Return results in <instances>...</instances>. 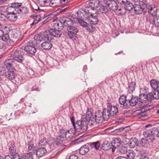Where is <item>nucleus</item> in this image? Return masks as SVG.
<instances>
[{"label": "nucleus", "mask_w": 159, "mask_h": 159, "mask_svg": "<svg viewBox=\"0 0 159 159\" xmlns=\"http://www.w3.org/2000/svg\"><path fill=\"white\" fill-rule=\"evenodd\" d=\"M155 16L150 15V14L148 15L146 17V22L150 24H152L153 25L154 20H155Z\"/></svg>", "instance_id": "obj_39"}, {"label": "nucleus", "mask_w": 159, "mask_h": 159, "mask_svg": "<svg viewBox=\"0 0 159 159\" xmlns=\"http://www.w3.org/2000/svg\"><path fill=\"white\" fill-rule=\"evenodd\" d=\"M74 135V133L73 131L69 129L67 130L65 138L67 140H69L73 137Z\"/></svg>", "instance_id": "obj_36"}, {"label": "nucleus", "mask_w": 159, "mask_h": 159, "mask_svg": "<svg viewBox=\"0 0 159 159\" xmlns=\"http://www.w3.org/2000/svg\"><path fill=\"white\" fill-rule=\"evenodd\" d=\"M148 98V100L149 101H152V99H154V96L152 92L148 93L146 94Z\"/></svg>", "instance_id": "obj_58"}, {"label": "nucleus", "mask_w": 159, "mask_h": 159, "mask_svg": "<svg viewBox=\"0 0 159 159\" xmlns=\"http://www.w3.org/2000/svg\"><path fill=\"white\" fill-rule=\"evenodd\" d=\"M46 145L49 146L48 144L47 141L46 140V138L43 137V139H39V146H44Z\"/></svg>", "instance_id": "obj_43"}, {"label": "nucleus", "mask_w": 159, "mask_h": 159, "mask_svg": "<svg viewBox=\"0 0 159 159\" xmlns=\"http://www.w3.org/2000/svg\"><path fill=\"white\" fill-rule=\"evenodd\" d=\"M15 69L14 68H11L10 69H7L6 74V77L10 80H13L15 76L14 73Z\"/></svg>", "instance_id": "obj_16"}, {"label": "nucleus", "mask_w": 159, "mask_h": 159, "mask_svg": "<svg viewBox=\"0 0 159 159\" xmlns=\"http://www.w3.org/2000/svg\"><path fill=\"white\" fill-rule=\"evenodd\" d=\"M153 25L156 26H159V16H155V20H154Z\"/></svg>", "instance_id": "obj_54"}, {"label": "nucleus", "mask_w": 159, "mask_h": 159, "mask_svg": "<svg viewBox=\"0 0 159 159\" xmlns=\"http://www.w3.org/2000/svg\"><path fill=\"white\" fill-rule=\"evenodd\" d=\"M134 5L131 3L130 2L127 1L125 3V8H119V11H120V12L119 13L121 15H123L125 13V11H123V10L124 11L125 10L128 11H130L132 10L133 8Z\"/></svg>", "instance_id": "obj_11"}, {"label": "nucleus", "mask_w": 159, "mask_h": 159, "mask_svg": "<svg viewBox=\"0 0 159 159\" xmlns=\"http://www.w3.org/2000/svg\"><path fill=\"white\" fill-rule=\"evenodd\" d=\"M50 33L53 35V38L54 37L59 38L60 37L62 34V33L61 31L56 30L53 29H50Z\"/></svg>", "instance_id": "obj_22"}, {"label": "nucleus", "mask_w": 159, "mask_h": 159, "mask_svg": "<svg viewBox=\"0 0 159 159\" xmlns=\"http://www.w3.org/2000/svg\"><path fill=\"white\" fill-rule=\"evenodd\" d=\"M7 43L9 46H13L15 44V41L10 39L7 42Z\"/></svg>", "instance_id": "obj_62"}, {"label": "nucleus", "mask_w": 159, "mask_h": 159, "mask_svg": "<svg viewBox=\"0 0 159 159\" xmlns=\"http://www.w3.org/2000/svg\"><path fill=\"white\" fill-rule=\"evenodd\" d=\"M21 3L15 2L11 3V7L14 8L17 11V8H19L18 7H21Z\"/></svg>", "instance_id": "obj_49"}, {"label": "nucleus", "mask_w": 159, "mask_h": 159, "mask_svg": "<svg viewBox=\"0 0 159 159\" xmlns=\"http://www.w3.org/2000/svg\"><path fill=\"white\" fill-rule=\"evenodd\" d=\"M107 107L110 112L111 116H113L117 115L118 112V108L116 106H112L110 103L107 104Z\"/></svg>", "instance_id": "obj_8"}, {"label": "nucleus", "mask_w": 159, "mask_h": 159, "mask_svg": "<svg viewBox=\"0 0 159 159\" xmlns=\"http://www.w3.org/2000/svg\"><path fill=\"white\" fill-rule=\"evenodd\" d=\"M154 99H158L159 98V87L158 89L155 90L152 93Z\"/></svg>", "instance_id": "obj_51"}, {"label": "nucleus", "mask_w": 159, "mask_h": 159, "mask_svg": "<svg viewBox=\"0 0 159 159\" xmlns=\"http://www.w3.org/2000/svg\"><path fill=\"white\" fill-rule=\"evenodd\" d=\"M152 126L151 124L146 125L143 134L148 139L150 140L151 142H153L155 139V135L157 137H159V128L154 127L152 128Z\"/></svg>", "instance_id": "obj_1"}, {"label": "nucleus", "mask_w": 159, "mask_h": 159, "mask_svg": "<svg viewBox=\"0 0 159 159\" xmlns=\"http://www.w3.org/2000/svg\"><path fill=\"white\" fill-rule=\"evenodd\" d=\"M139 99L137 96L132 97L130 100H129V107L130 106H136L138 102Z\"/></svg>", "instance_id": "obj_31"}, {"label": "nucleus", "mask_w": 159, "mask_h": 159, "mask_svg": "<svg viewBox=\"0 0 159 159\" xmlns=\"http://www.w3.org/2000/svg\"><path fill=\"white\" fill-rule=\"evenodd\" d=\"M86 27L87 30L89 32H93L95 30V27L93 25H89Z\"/></svg>", "instance_id": "obj_61"}, {"label": "nucleus", "mask_w": 159, "mask_h": 159, "mask_svg": "<svg viewBox=\"0 0 159 159\" xmlns=\"http://www.w3.org/2000/svg\"><path fill=\"white\" fill-rule=\"evenodd\" d=\"M102 113L104 120H107L109 119L110 117L111 116V115L107 107L103 109Z\"/></svg>", "instance_id": "obj_24"}, {"label": "nucleus", "mask_w": 159, "mask_h": 159, "mask_svg": "<svg viewBox=\"0 0 159 159\" xmlns=\"http://www.w3.org/2000/svg\"><path fill=\"white\" fill-rule=\"evenodd\" d=\"M17 12L19 14L24 15L27 14L28 13L29 9L25 7H24L20 8H17Z\"/></svg>", "instance_id": "obj_35"}, {"label": "nucleus", "mask_w": 159, "mask_h": 159, "mask_svg": "<svg viewBox=\"0 0 159 159\" xmlns=\"http://www.w3.org/2000/svg\"><path fill=\"white\" fill-rule=\"evenodd\" d=\"M147 139L142 138L140 140L139 143L142 146L148 148L149 147L150 143L152 142H151L150 140Z\"/></svg>", "instance_id": "obj_18"}, {"label": "nucleus", "mask_w": 159, "mask_h": 159, "mask_svg": "<svg viewBox=\"0 0 159 159\" xmlns=\"http://www.w3.org/2000/svg\"><path fill=\"white\" fill-rule=\"evenodd\" d=\"M87 123L85 120H80L75 122V124L74 126L75 130L78 132L81 131L82 132L85 131L87 129Z\"/></svg>", "instance_id": "obj_2"}, {"label": "nucleus", "mask_w": 159, "mask_h": 159, "mask_svg": "<svg viewBox=\"0 0 159 159\" xmlns=\"http://www.w3.org/2000/svg\"><path fill=\"white\" fill-rule=\"evenodd\" d=\"M144 6L140 4H135L134 5L133 8L134 9L135 13L137 14H141L143 11L145 9V6L146 5L144 4Z\"/></svg>", "instance_id": "obj_12"}, {"label": "nucleus", "mask_w": 159, "mask_h": 159, "mask_svg": "<svg viewBox=\"0 0 159 159\" xmlns=\"http://www.w3.org/2000/svg\"><path fill=\"white\" fill-rule=\"evenodd\" d=\"M11 56L14 60L19 63H22L25 60L24 57L16 48H15L11 52Z\"/></svg>", "instance_id": "obj_4"}, {"label": "nucleus", "mask_w": 159, "mask_h": 159, "mask_svg": "<svg viewBox=\"0 0 159 159\" xmlns=\"http://www.w3.org/2000/svg\"><path fill=\"white\" fill-rule=\"evenodd\" d=\"M149 109V108H148V107H143L141 112L138 113V117L139 118L144 117L146 116V112L148 111Z\"/></svg>", "instance_id": "obj_34"}, {"label": "nucleus", "mask_w": 159, "mask_h": 159, "mask_svg": "<svg viewBox=\"0 0 159 159\" xmlns=\"http://www.w3.org/2000/svg\"><path fill=\"white\" fill-rule=\"evenodd\" d=\"M6 16L7 18L11 22L15 21L17 19V16L13 11L8 12Z\"/></svg>", "instance_id": "obj_17"}, {"label": "nucleus", "mask_w": 159, "mask_h": 159, "mask_svg": "<svg viewBox=\"0 0 159 159\" xmlns=\"http://www.w3.org/2000/svg\"><path fill=\"white\" fill-rule=\"evenodd\" d=\"M99 11L103 15H106L107 16L110 17L112 16L113 13L110 10L108 9L106 6H102L100 7L99 9Z\"/></svg>", "instance_id": "obj_10"}, {"label": "nucleus", "mask_w": 159, "mask_h": 159, "mask_svg": "<svg viewBox=\"0 0 159 159\" xmlns=\"http://www.w3.org/2000/svg\"><path fill=\"white\" fill-rule=\"evenodd\" d=\"M15 81L18 83L20 82L21 80V77L19 75H16L15 76L14 78Z\"/></svg>", "instance_id": "obj_64"}, {"label": "nucleus", "mask_w": 159, "mask_h": 159, "mask_svg": "<svg viewBox=\"0 0 159 159\" xmlns=\"http://www.w3.org/2000/svg\"><path fill=\"white\" fill-rule=\"evenodd\" d=\"M76 21V23H79L80 25L83 27H86L87 26V23L85 21L81 19H80L79 18L77 17Z\"/></svg>", "instance_id": "obj_47"}, {"label": "nucleus", "mask_w": 159, "mask_h": 159, "mask_svg": "<svg viewBox=\"0 0 159 159\" xmlns=\"http://www.w3.org/2000/svg\"><path fill=\"white\" fill-rule=\"evenodd\" d=\"M85 18L91 25H96L98 23V20L97 15L88 16L85 17Z\"/></svg>", "instance_id": "obj_15"}, {"label": "nucleus", "mask_w": 159, "mask_h": 159, "mask_svg": "<svg viewBox=\"0 0 159 159\" xmlns=\"http://www.w3.org/2000/svg\"><path fill=\"white\" fill-rule=\"evenodd\" d=\"M136 83L134 82L131 81L128 85V92L130 93L134 91L135 89Z\"/></svg>", "instance_id": "obj_38"}, {"label": "nucleus", "mask_w": 159, "mask_h": 159, "mask_svg": "<svg viewBox=\"0 0 159 159\" xmlns=\"http://www.w3.org/2000/svg\"><path fill=\"white\" fill-rule=\"evenodd\" d=\"M43 49L48 50L50 49L52 46V44L49 41H45L40 45Z\"/></svg>", "instance_id": "obj_20"}, {"label": "nucleus", "mask_w": 159, "mask_h": 159, "mask_svg": "<svg viewBox=\"0 0 159 159\" xmlns=\"http://www.w3.org/2000/svg\"><path fill=\"white\" fill-rule=\"evenodd\" d=\"M33 154L31 152L25 154L23 157V159H33Z\"/></svg>", "instance_id": "obj_53"}, {"label": "nucleus", "mask_w": 159, "mask_h": 159, "mask_svg": "<svg viewBox=\"0 0 159 159\" xmlns=\"http://www.w3.org/2000/svg\"><path fill=\"white\" fill-rule=\"evenodd\" d=\"M36 154L38 157H41L46 152V149L45 148H41L36 150Z\"/></svg>", "instance_id": "obj_27"}, {"label": "nucleus", "mask_w": 159, "mask_h": 159, "mask_svg": "<svg viewBox=\"0 0 159 159\" xmlns=\"http://www.w3.org/2000/svg\"><path fill=\"white\" fill-rule=\"evenodd\" d=\"M9 152L11 156L15 155L16 148L14 143H11L9 146Z\"/></svg>", "instance_id": "obj_32"}, {"label": "nucleus", "mask_w": 159, "mask_h": 159, "mask_svg": "<svg viewBox=\"0 0 159 159\" xmlns=\"http://www.w3.org/2000/svg\"><path fill=\"white\" fill-rule=\"evenodd\" d=\"M6 69L2 66H0V75H6Z\"/></svg>", "instance_id": "obj_55"}, {"label": "nucleus", "mask_w": 159, "mask_h": 159, "mask_svg": "<svg viewBox=\"0 0 159 159\" xmlns=\"http://www.w3.org/2000/svg\"><path fill=\"white\" fill-rule=\"evenodd\" d=\"M120 152L121 154H125L127 152V148L125 146H121L119 147V149Z\"/></svg>", "instance_id": "obj_48"}, {"label": "nucleus", "mask_w": 159, "mask_h": 159, "mask_svg": "<svg viewBox=\"0 0 159 159\" xmlns=\"http://www.w3.org/2000/svg\"><path fill=\"white\" fill-rule=\"evenodd\" d=\"M102 116V113L101 111H98L96 112L95 114V118Z\"/></svg>", "instance_id": "obj_63"}, {"label": "nucleus", "mask_w": 159, "mask_h": 159, "mask_svg": "<svg viewBox=\"0 0 159 159\" xmlns=\"http://www.w3.org/2000/svg\"><path fill=\"white\" fill-rule=\"evenodd\" d=\"M67 30L69 32L68 35L69 38L72 40L75 39L74 35L76 34L78 32L79 30L77 28L73 26H68Z\"/></svg>", "instance_id": "obj_7"}, {"label": "nucleus", "mask_w": 159, "mask_h": 159, "mask_svg": "<svg viewBox=\"0 0 159 159\" xmlns=\"http://www.w3.org/2000/svg\"><path fill=\"white\" fill-rule=\"evenodd\" d=\"M126 155L128 159H135V153L132 150H129L127 152Z\"/></svg>", "instance_id": "obj_41"}, {"label": "nucleus", "mask_w": 159, "mask_h": 159, "mask_svg": "<svg viewBox=\"0 0 159 159\" xmlns=\"http://www.w3.org/2000/svg\"><path fill=\"white\" fill-rule=\"evenodd\" d=\"M90 146L91 148H94L97 150L100 147V143L99 141L90 143Z\"/></svg>", "instance_id": "obj_46"}, {"label": "nucleus", "mask_w": 159, "mask_h": 159, "mask_svg": "<svg viewBox=\"0 0 159 159\" xmlns=\"http://www.w3.org/2000/svg\"><path fill=\"white\" fill-rule=\"evenodd\" d=\"M120 141L121 140L120 138H115L111 142V144L113 145V147L112 148V151L113 152H114L115 148L117 147L120 146Z\"/></svg>", "instance_id": "obj_19"}, {"label": "nucleus", "mask_w": 159, "mask_h": 159, "mask_svg": "<svg viewBox=\"0 0 159 159\" xmlns=\"http://www.w3.org/2000/svg\"><path fill=\"white\" fill-rule=\"evenodd\" d=\"M107 6L110 10L115 11L116 10H119L118 7L116 2L113 0H111L107 2Z\"/></svg>", "instance_id": "obj_14"}, {"label": "nucleus", "mask_w": 159, "mask_h": 159, "mask_svg": "<svg viewBox=\"0 0 159 159\" xmlns=\"http://www.w3.org/2000/svg\"><path fill=\"white\" fill-rule=\"evenodd\" d=\"M28 149L29 151H32V153L34 154L35 152V147L34 145L33 141H30L28 143Z\"/></svg>", "instance_id": "obj_37"}, {"label": "nucleus", "mask_w": 159, "mask_h": 159, "mask_svg": "<svg viewBox=\"0 0 159 159\" xmlns=\"http://www.w3.org/2000/svg\"><path fill=\"white\" fill-rule=\"evenodd\" d=\"M147 88L145 87H144L143 88H140V89L141 94L139 95V102L141 103H145L148 101V98L146 94L147 93Z\"/></svg>", "instance_id": "obj_6"}, {"label": "nucleus", "mask_w": 159, "mask_h": 159, "mask_svg": "<svg viewBox=\"0 0 159 159\" xmlns=\"http://www.w3.org/2000/svg\"><path fill=\"white\" fill-rule=\"evenodd\" d=\"M119 102L120 104L123 105L124 108L128 109L129 107V100L127 99L126 95L120 96L119 98Z\"/></svg>", "instance_id": "obj_9"}, {"label": "nucleus", "mask_w": 159, "mask_h": 159, "mask_svg": "<svg viewBox=\"0 0 159 159\" xmlns=\"http://www.w3.org/2000/svg\"><path fill=\"white\" fill-rule=\"evenodd\" d=\"M77 17L71 16L70 18H67V20L65 23V25L72 26V25L76 23Z\"/></svg>", "instance_id": "obj_29"}, {"label": "nucleus", "mask_w": 159, "mask_h": 159, "mask_svg": "<svg viewBox=\"0 0 159 159\" xmlns=\"http://www.w3.org/2000/svg\"><path fill=\"white\" fill-rule=\"evenodd\" d=\"M96 8H89L86 9V13H88V16H94L98 14V12L96 9Z\"/></svg>", "instance_id": "obj_28"}, {"label": "nucleus", "mask_w": 159, "mask_h": 159, "mask_svg": "<svg viewBox=\"0 0 159 159\" xmlns=\"http://www.w3.org/2000/svg\"><path fill=\"white\" fill-rule=\"evenodd\" d=\"M151 86L154 90L158 89L159 83L155 79H152L150 81Z\"/></svg>", "instance_id": "obj_25"}, {"label": "nucleus", "mask_w": 159, "mask_h": 159, "mask_svg": "<svg viewBox=\"0 0 159 159\" xmlns=\"http://www.w3.org/2000/svg\"><path fill=\"white\" fill-rule=\"evenodd\" d=\"M99 1L98 0H90L89 2V8H96L99 6Z\"/></svg>", "instance_id": "obj_23"}, {"label": "nucleus", "mask_w": 159, "mask_h": 159, "mask_svg": "<svg viewBox=\"0 0 159 159\" xmlns=\"http://www.w3.org/2000/svg\"><path fill=\"white\" fill-rule=\"evenodd\" d=\"M67 17H62L60 18L59 19V21L62 24V25L61 27H62V29L63 27V24L65 25V23L66 22V20H67Z\"/></svg>", "instance_id": "obj_52"}, {"label": "nucleus", "mask_w": 159, "mask_h": 159, "mask_svg": "<svg viewBox=\"0 0 159 159\" xmlns=\"http://www.w3.org/2000/svg\"><path fill=\"white\" fill-rule=\"evenodd\" d=\"M95 121L98 123H101L102 122L103 120H104L103 116L95 118Z\"/></svg>", "instance_id": "obj_60"}, {"label": "nucleus", "mask_w": 159, "mask_h": 159, "mask_svg": "<svg viewBox=\"0 0 159 159\" xmlns=\"http://www.w3.org/2000/svg\"><path fill=\"white\" fill-rule=\"evenodd\" d=\"M89 150V147L88 146L84 145L80 148L79 152L81 155H84Z\"/></svg>", "instance_id": "obj_33"}, {"label": "nucleus", "mask_w": 159, "mask_h": 159, "mask_svg": "<svg viewBox=\"0 0 159 159\" xmlns=\"http://www.w3.org/2000/svg\"><path fill=\"white\" fill-rule=\"evenodd\" d=\"M10 37L8 34H5L2 37V39L4 42H6L10 39Z\"/></svg>", "instance_id": "obj_59"}, {"label": "nucleus", "mask_w": 159, "mask_h": 159, "mask_svg": "<svg viewBox=\"0 0 159 159\" xmlns=\"http://www.w3.org/2000/svg\"><path fill=\"white\" fill-rule=\"evenodd\" d=\"M113 145L111 143H104L102 144V149L105 150H108L111 148L112 149Z\"/></svg>", "instance_id": "obj_40"}, {"label": "nucleus", "mask_w": 159, "mask_h": 159, "mask_svg": "<svg viewBox=\"0 0 159 159\" xmlns=\"http://www.w3.org/2000/svg\"><path fill=\"white\" fill-rule=\"evenodd\" d=\"M6 44L2 41H0V50L4 51L6 49Z\"/></svg>", "instance_id": "obj_56"}, {"label": "nucleus", "mask_w": 159, "mask_h": 159, "mask_svg": "<svg viewBox=\"0 0 159 159\" xmlns=\"http://www.w3.org/2000/svg\"><path fill=\"white\" fill-rule=\"evenodd\" d=\"M28 45L24 48L25 51L28 53L34 54L36 52V47H39L40 45L37 44L34 41H30L28 43Z\"/></svg>", "instance_id": "obj_3"}, {"label": "nucleus", "mask_w": 159, "mask_h": 159, "mask_svg": "<svg viewBox=\"0 0 159 159\" xmlns=\"http://www.w3.org/2000/svg\"><path fill=\"white\" fill-rule=\"evenodd\" d=\"M3 29L7 32V33H9L12 30L11 26L9 25H5L3 26Z\"/></svg>", "instance_id": "obj_50"}, {"label": "nucleus", "mask_w": 159, "mask_h": 159, "mask_svg": "<svg viewBox=\"0 0 159 159\" xmlns=\"http://www.w3.org/2000/svg\"><path fill=\"white\" fill-rule=\"evenodd\" d=\"M14 63L13 60L9 58L6 60L4 62L5 65L6 66L7 69H10L11 68H13L12 66Z\"/></svg>", "instance_id": "obj_26"}, {"label": "nucleus", "mask_w": 159, "mask_h": 159, "mask_svg": "<svg viewBox=\"0 0 159 159\" xmlns=\"http://www.w3.org/2000/svg\"><path fill=\"white\" fill-rule=\"evenodd\" d=\"M67 130L63 128L60 129L59 131V136L61 139H64L65 138Z\"/></svg>", "instance_id": "obj_42"}, {"label": "nucleus", "mask_w": 159, "mask_h": 159, "mask_svg": "<svg viewBox=\"0 0 159 159\" xmlns=\"http://www.w3.org/2000/svg\"><path fill=\"white\" fill-rule=\"evenodd\" d=\"M34 39L35 43H37V44H38L37 42H40L42 41L43 40V38L42 35L39 34H37L35 35L34 36Z\"/></svg>", "instance_id": "obj_45"}, {"label": "nucleus", "mask_w": 159, "mask_h": 159, "mask_svg": "<svg viewBox=\"0 0 159 159\" xmlns=\"http://www.w3.org/2000/svg\"><path fill=\"white\" fill-rule=\"evenodd\" d=\"M91 109H88V110L86 112V121H87L90 120L92 118V117L93 115L92 113Z\"/></svg>", "instance_id": "obj_44"}, {"label": "nucleus", "mask_w": 159, "mask_h": 159, "mask_svg": "<svg viewBox=\"0 0 159 159\" xmlns=\"http://www.w3.org/2000/svg\"><path fill=\"white\" fill-rule=\"evenodd\" d=\"M50 32V30L49 29L48 31H46L44 33L43 35L45 40L50 41L53 39L52 37L53 35Z\"/></svg>", "instance_id": "obj_30"}, {"label": "nucleus", "mask_w": 159, "mask_h": 159, "mask_svg": "<svg viewBox=\"0 0 159 159\" xmlns=\"http://www.w3.org/2000/svg\"><path fill=\"white\" fill-rule=\"evenodd\" d=\"M147 8L148 9V12L150 14V15L154 16H157L158 10L157 5L155 4L152 5Z\"/></svg>", "instance_id": "obj_13"}, {"label": "nucleus", "mask_w": 159, "mask_h": 159, "mask_svg": "<svg viewBox=\"0 0 159 159\" xmlns=\"http://www.w3.org/2000/svg\"><path fill=\"white\" fill-rule=\"evenodd\" d=\"M64 139H61L60 137L58 136L55 141L56 145H58L62 143Z\"/></svg>", "instance_id": "obj_57"}, {"label": "nucleus", "mask_w": 159, "mask_h": 159, "mask_svg": "<svg viewBox=\"0 0 159 159\" xmlns=\"http://www.w3.org/2000/svg\"><path fill=\"white\" fill-rule=\"evenodd\" d=\"M129 145L130 147L133 148L138 146L139 144L138 140L135 138H131L129 141Z\"/></svg>", "instance_id": "obj_21"}, {"label": "nucleus", "mask_w": 159, "mask_h": 159, "mask_svg": "<svg viewBox=\"0 0 159 159\" xmlns=\"http://www.w3.org/2000/svg\"><path fill=\"white\" fill-rule=\"evenodd\" d=\"M71 0H51L49 2V6L52 7H59L66 5Z\"/></svg>", "instance_id": "obj_5"}]
</instances>
